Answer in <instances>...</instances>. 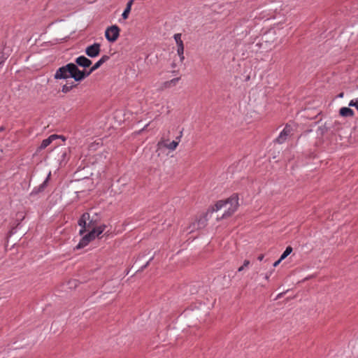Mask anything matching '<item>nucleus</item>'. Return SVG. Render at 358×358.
<instances>
[{
    "mask_svg": "<svg viewBox=\"0 0 358 358\" xmlns=\"http://www.w3.org/2000/svg\"><path fill=\"white\" fill-rule=\"evenodd\" d=\"M70 78L77 82L84 79L83 71L80 70L74 63H69L59 67L54 75V78L56 80H66Z\"/></svg>",
    "mask_w": 358,
    "mask_h": 358,
    "instance_id": "1",
    "label": "nucleus"
},
{
    "mask_svg": "<svg viewBox=\"0 0 358 358\" xmlns=\"http://www.w3.org/2000/svg\"><path fill=\"white\" fill-rule=\"evenodd\" d=\"M238 205V194H234L226 200L218 201L213 207L212 211L217 212L224 208V212L222 214L221 218L226 219L231 216L236 211Z\"/></svg>",
    "mask_w": 358,
    "mask_h": 358,
    "instance_id": "2",
    "label": "nucleus"
},
{
    "mask_svg": "<svg viewBox=\"0 0 358 358\" xmlns=\"http://www.w3.org/2000/svg\"><path fill=\"white\" fill-rule=\"evenodd\" d=\"M120 29L117 25H112L108 27L105 31L106 38L109 42H115L120 36Z\"/></svg>",
    "mask_w": 358,
    "mask_h": 358,
    "instance_id": "3",
    "label": "nucleus"
},
{
    "mask_svg": "<svg viewBox=\"0 0 358 358\" xmlns=\"http://www.w3.org/2000/svg\"><path fill=\"white\" fill-rule=\"evenodd\" d=\"M207 223V219L205 216L201 215L196 218L189 227V232H193L197 229H203Z\"/></svg>",
    "mask_w": 358,
    "mask_h": 358,
    "instance_id": "4",
    "label": "nucleus"
},
{
    "mask_svg": "<svg viewBox=\"0 0 358 358\" xmlns=\"http://www.w3.org/2000/svg\"><path fill=\"white\" fill-rule=\"evenodd\" d=\"M181 34H175L173 38L177 45V54L180 57V62L182 63L185 59V56L184 44L181 39Z\"/></svg>",
    "mask_w": 358,
    "mask_h": 358,
    "instance_id": "5",
    "label": "nucleus"
},
{
    "mask_svg": "<svg viewBox=\"0 0 358 358\" xmlns=\"http://www.w3.org/2000/svg\"><path fill=\"white\" fill-rule=\"evenodd\" d=\"M292 127L287 124L280 133L279 136L275 138V142L279 144L283 143L287 140V137L292 134Z\"/></svg>",
    "mask_w": 358,
    "mask_h": 358,
    "instance_id": "6",
    "label": "nucleus"
},
{
    "mask_svg": "<svg viewBox=\"0 0 358 358\" xmlns=\"http://www.w3.org/2000/svg\"><path fill=\"white\" fill-rule=\"evenodd\" d=\"M90 215L88 213H84L78 220V224L80 227L79 231L80 235H83L86 231L89 230L87 222L90 220Z\"/></svg>",
    "mask_w": 358,
    "mask_h": 358,
    "instance_id": "7",
    "label": "nucleus"
},
{
    "mask_svg": "<svg viewBox=\"0 0 358 358\" xmlns=\"http://www.w3.org/2000/svg\"><path fill=\"white\" fill-rule=\"evenodd\" d=\"M109 59V56L104 55L90 68L89 71H83L84 79L88 77L92 72L98 69L103 63L106 62Z\"/></svg>",
    "mask_w": 358,
    "mask_h": 358,
    "instance_id": "8",
    "label": "nucleus"
},
{
    "mask_svg": "<svg viewBox=\"0 0 358 358\" xmlns=\"http://www.w3.org/2000/svg\"><path fill=\"white\" fill-rule=\"evenodd\" d=\"M101 52V45L98 43H94L92 45L87 46L85 49V54L92 58L97 57Z\"/></svg>",
    "mask_w": 358,
    "mask_h": 358,
    "instance_id": "9",
    "label": "nucleus"
},
{
    "mask_svg": "<svg viewBox=\"0 0 358 358\" xmlns=\"http://www.w3.org/2000/svg\"><path fill=\"white\" fill-rule=\"evenodd\" d=\"M57 138H61L62 141H65L66 138L63 136H59L57 134H52L48 138L43 140L41 142L40 146L38 147V150H42L45 148H46L48 145H50L52 142Z\"/></svg>",
    "mask_w": 358,
    "mask_h": 358,
    "instance_id": "10",
    "label": "nucleus"
},
{
    "mask_svg": "<svg viewBox=\"0 0 358 358\" xmlns=\"http://www.w3.org/2000/svg\"><path fill=\"white\" fill-rule=\"evenodd\" d=\"M181 135L178 136L176 140L173 141L170 143H166L163 141H160L158 142L157 146L159 149L162 147H165L171 151H173L178 147L180 141Z\"/></svg>",
    "mask_w": 358,
    "mask_h": 358,
    "instance_id": "11",
    "label": "nucleus"
},
{
    "mask_svg": "<svg viewBox=\"0 0 358 358\" xmlns=\"http://www.w3.org/2000/svg\"><path fill=\"white\" fill-rule=\"evenodd\" d=\"M50 176H51V172H49V173L48 174V176H47L46 178L45 179V180L41 185H39L38 187H34L32 189V191H31L30 194L31 196L36 195L38 193L43 192L45 190V189L48 186V183L49 182L50 178Z\"/></svg>",
    "mask_w": 358,
    "mask_h": 358,
    "instance_id": "12",
    "label": "nucleus"
},
{
    "mask_svg": "<svg viewBox=\"0 0 358 358\" xmlns=\"http://www.w3.org/2000/svg\"><path fill=\"white\" fill-rule=\"evenodd\" d=\"M76 66H79L83 68L89 67L92 64V61L85 56H80L76 59Z\"/></svg>",
    "mask_w": 358,
    "mask_h": 358,
    "instance_id": "13",
    "label": "nucleus"
},
{
    "mask_svg": "<svg viewBox=\"0 0 358 358\" xmlns=\"http://www.w3.org/2000/svg\"><path fill=\"white\" fill-rule=\"evenodd\" d=\"M339 114L343 117H352L355 115L354 111L348 107L341 108Z\"/></svg>",
    "mask_w": 358,
    "mask_h": 358,
    "instance_id": "14",
    "label": "nucleus"
},
{
    "mask_svg": "<svg viewBox=\"0 0 358 358\" xmlns=\"http://www.w3.org/2000/svg\"><path fill=\"white\" fill-rule=\"evenodd\" d=\"M133 3H134V0H129L127 2V6L122 14V16L124 19H127L128 17Z\"/></svg>",
    "mask_w": 358,
    "mask_h": 358,
    "instance_id": "15",
    "label": "nucleus"
},
{
    "mask_svg": "<svg viewBox=\"0 0 358 358\" xmlns=\"http://www.w3.org/2000/svg\"><path fill=\"white\" fill-rule=\"evenodd\" d=\"M90 243L89 241L87 239V238H85L84 236L78 243V244L76 245V248L77 250L81 249L87 246Z\"/></svg>",
    "mask_w": 358,
    "mask_h": 358,
    "instance_id": "16",
    "label": "nucleus"
},
{
    "mask_svg": "<svg viewBox=\"0 0 358 358\" xmlns=\"http://www.w3.org/2000/svg\"><path fill=\"white\" fill-rule=\"evenodd\" d=\"M77 85L72 83L71 85L65 84L62 87V92L63 93L69 92L73 87H76Z\"/></svg>",
    "mask_w": 358,
    "mask_h": 358,
    "instance_id": "17",
    "label": "nucleus"
},
{
    "mask_svg": "<svg viewBox=\"0 0 358 358\" xmlns=\"http://www.w3.org/2000/svg\"><path fill=\"white\" fill-rule=\"evenodd\" d=\"M180 78H176L171 80L166 81L164 83V86L166 88H169L172 86H175L179 81Z\"/></svg>",
    "mask_w": 358,
    "mask_h": 358,
    "instance_id": "18",
    "label": "nucleus"
},
{
    "mask_svg": "<svg viewBox=\"0 0 358 358\" xmlns=\"http://www.w3.org/2000/svg\"><path fill=\"white\" fill-rule=\"evenodd\" d=\"M106 226L105 224L100 225L96 228H93L92 230L95 231L96 236L101 234L105 230Z\"/></svg>",
    "mask_w": 358,
    "mask_h": 358,
    "instance_id": "19",
    "label": "nucleus"
},
{
    "mask_svg": "<svg viewBox=\"0 0 358 358\" xmlns=\"http://www.w3.org/2000/svg\"><path fill=\"white\" fill-rule=\"evenodd\" d=\"M292 252V248L291 246L287 247L285 250L281 255L280 258L282 260L285 259L289 255L291 254Z\"/></svg>",
    "mask_w": 358,
    "mask_h": 358,
    "instance_id": "20",
    "label": "nucleus"
},
{
    "mask_svg": "<svg viewBox=\"0 0 358 358\" xmlns=\"http://www.w3.org/2000/svg\"><path fill=\"white\" fill-rule=\"evenodd\" d=\"M84 237L87 238V239L90 243L92 241L94 240L96 236V234H95V231L91 230L89 233H87V234L84 235Z\"/></svg>",
    "mask_w": 358,
    "mask_h": 358,
    "instance_id": "21",
    "label": "nucleus"
},
{
    "mask_svg": "<svg viewBox=\"0 0 358 358\" xmlns=\"http://www.w3.org/2000/svg\"><path fill=\"white\" fill-rule=\"evenodd\" d=\"M349 106L355 107L358 110V98L355 99H352L350 101Z\"/></svg>",
    "mask_w": 358,
    "mask_h": 358,
    "instance_id": "22",
    "label": "nucleus"
},
{
    "mask_svg": "<svg viewBox=\"0 0 358 358\" xmlns=\"http://www.w3.org/2000/svg\"><path fill=\"white\" fill-rule=\"evenodd\" d=\"M66 156H67V150L65 149L61 152L59 160L64 161L66 158Z\"/></svg>",
    "mask_w": 358,
    "mask_h": 358,
    "instance_id": "23",
    "label": "nucleus"
},
{
    "mask_svg": "<svg viewBox=\"0 0 358 358\" xmlns=\"http://www.w3.org/2000/svg\"><path fill=\"white\" fill-rule=\"evenodd\" d=\"M250 264L249 260H245L243 262V265L238 268V271L241 272L242 271L245 267L248 266Z\"/></svg>",
    "mask_w": 358,
    "mask_h": 358,
    "instance_id": "24",
    "label": "nucleus"
},
{
    "mask_svg": "<svg viewBox=\"0 0 358 358\" xmlns=\"http://www.w3.org/2000/svg\"><path fill=\"white\" fill-rule=\"evenodd\" d=\"M93 225H94L93 220L90 219V220L87 222L88 228L90 229Z\"/></svg>",
    "mask_w": 358,
    "mask_h": 358,
    "instance_id": "25",
    "label": "nucleus"
},
{
    "mask_svg": "<svg viewBox=\"0 0 358 358\" xmlns=\"http://www.w3.org/2000/svg\"><path fill=\"white\" fill-rule=\"evenodd\" d=\"M152 259H153V257H152L149 259V261H148V262H147V263H146L144 266H142V269H144L145 268H146V267L148 266V264H150V262Z\"/></svg>",
    "mask_w": 358,
    "mask_h": 358,
    "instance_id": "26",
    "label": "nucleus"
},
{
    "mask_svg": "<svg viewBox=\"0 0 358 358\" xmlns=\"http://www.w3.org/2000/svg\"><path fill=\"white\" fill-rule=\"evenodd\" d=\"M282 261V259H281L280 258L277 260L276 262H274L273 264V267H276Z\"/></svg>",
    "mask_w": 358,
    "mask_h": 358,
    "instance_id": "27",
    "label": "nucleus"
},
{
    "mask_svg": "<svg viewBox=\"0 0 358 358\" xmlns=\"http://www.w3.org/2000/svg\"><path fill=\"white\" fill-rule=\"evenodd\" d=\"M263 259H264V255H259V256L257 257V259H258L259 261H262V260H263Z\"/></svg>",
    "mask_w": 358,
    "mask_h": 358,
    "instance_id": "28",
    "label": "nucleus"
},
{
    "mask_svg": "<svg viewBox=\"0 0 358 358\" xmlns=\"http://www.w3.org/2000/svg\"><path fill=\"white\" fill-rule=\"evenodd\" d=\"M271 272L269 274H266V275H265V279H266V280H268V279H269V277H270V275H271Z\"/></svg>",
    "mask_w": 358,
    "mask_h": 358,
    "instance_id": "29",
    "label": "nucleus"
},
{
    "mask_svg": "<svg viewBox=\"0 0 358 358\" xmlns=\"http://www.w3.org/2000/svg\"><path fill=\"white\" fill-rule=\"evenodd\" d=\"M171 66H172L173 68H174L176 66L174 63H173Z\"/></svg>",
    "mask_w": 358,
    "mask_h": 358,
    "instance_id": "30",
    "label": "nucleus"
},
{
    "mask_svg": "<svg viewBox=\"0 0 358 358\" xmlns=\"http://www.w3.org/2000/svg\"><path fill=\"white\" fill-rule=\"evenodd\" d=\"M148 126V124H145V126L144 127V128L143 129H145Z\"/></svg>",
    "mask_w": 358,
    "mask_h": 358,
    "instance_id": "31",
    "label": "nucleus"
},
{
    "mask_svg": "<svg viewBox=\"0 0 358 358\" xmlns=\"http://www.w3.org/2000/svg\"><path fill=\"white\" fill-rule=\"evenodd\" d=\"M282 294V293H281V294H279L278 295V298H280V296H281Z\"/></svg>",
    "mask_w": 358,
    "mask_h": 358,
    "instance_id": "32",
    "label": "nucleus"
},
{
    "mask_svg": "<svg viewBox=\"0 0 358 358\" xmlns=\"http://www.w3.org/2000/svg\"><path fill=\"white\" fill-rule=\"evenodd\" d=\"M339 96H340V97H342V96H343V93H341V94H339Z\"/></svg>",
    "mask_w": 358,
    "mask_h": 358,
    "instance_id": "33",
    "label": "nucleus"
},
{
    "mask_svg": "<svg viewBox=\"0 0 358 358\" xmlns=\"http://www.w3.org/2000/svg\"><path fill=\"white\" fill-rule=\"evenodd\" d=\"M76 282L75 280H73V283L75 285H76Z\"/></svg>",
    "mask_w": 358,
    "mask_h": 358,
    "instance_id": "34",
    "label": "nucleus"
}]
</instances>
